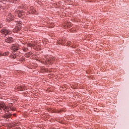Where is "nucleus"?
Listing matches in <instances>:
<instances>
[{
    "mask_svg": "<svg viewBox=\"0 0 129 129\" xmlns=\"http://www.w3.org/2000/svg\"><path fill=\"white\" fill-rule=\"evenodd\" d=\"M12 116V114L8 113V114H6L4 116V118H10V117Z\"/></svg>",
    "mask_w": 129,
    "mask_h": 129,
    "instance_id": "12",
    "label": "nucleus"
},
{
    "mask_svg": "<svg viewBox=\"0 0 129 129\" xmlns=\"http://www.w3.org/2000/svg\"><path fill=\"white\" fill-rule=\"evenodd\" d=\"M1 77H2V76L0 75V78H1Z\"/></svg>",
    "mask_w": 129,
    "mask_h": 129,
    "instance_id": "20",
    "label": "nucleus"
},
{
    "mask_svg": "<svg viewBox=\"0 0 129 129\" xmlns=\"http://www.w3.org/2000/svg\"><path fill=\"white\" fill-rule=\"evenodd\" d=\"M12 49L14 52H16V51H18L19 49V45H15L12 47Z\"/></svg>",
    "mask_w": 129,
    "mask_h": 129,
    "instance_id": "9",
    "label": "nucleus"
},
{
    "mask_svg": "<svg viewBox=\"0 0 129 129\" xmlns=\"http://www.w3.org/2000/svg\"><path fill=\"white\" fill-rule=\"evenodd\" d=\"M21 29H22L21 26H17L13 29V32L14 33H18V32L21 30Z\"/></svg>",
    "mask_w": 129,
    "mask_h": 129,
    "instance_id": "5",
    "label": "nucleus"
},
{
    "mask_svg": "<svg viewBox=\"0 0 129 129\" xmlns=\"http://www.w3.org/2000/svg\"><path fill=\"white\" fill-rule=\"evenodd\" d=\"M6 43H12L13 41H14V39L11 37H8V38L5 39Z\"/></svg>",
    "mask_w": 129,
    "mask_h": 129,
    "instance_id": "6",
    "label": "nucleus"
},
{
    "mask_svg": "<svg viewBox=\"0 0 129 129\" xmlns=\"http://www.w3.org/2000/svg\"><path fill=\"white\" fill-rule=\"evenodd\" d=\"M54 60V59H48V60H47V63H48V64H53V61Z\"/></svg>",
    "mask_w": 129,
    "mask_h": 129,
    "instance_id": "14",
    "label": "nucleus"
},
{
    "mask_svg": "<svg viewBox=\"0 0 129 129\" xmlns=\"http://www.w3.org/2000/svg\"><path fill=\"white\" fill-rule=\"evenodd\" d=\"M28 47H35L36 46V43H27Z\"/></svg>",
    "mask_w": 129,
    "mask_h": 129,
    "instance_id": "11",
    "label": "nucleus"
},
{
    "mask_svg": "<svg viewBox=\"0 0 129 129\" xmlns=\"http://www.w3.org/2000/svg\"><path fill=\"white\" fill-rule=\"evenodd\" d=\"M1 108H2V109L4 110V111H7V112H9L10 111V109H12V110H14V109L12 108V106L11 105H6L5 103L2 102L0 103V109Z\"/></svg>",
    "mask_w": 129,
    "mask_h": 129,
    "instance_id": "1",
    "label": "nucleus"
},
{
    "mask_svg": "<svg viewBox=\"0 0 129 129\" xmlns=\"http://www.w3.org/2000/svg\"><path fill=\"white\" fill-rule=\"evenodd\" d=\"M2 1H5V2H7V1H8V0H2Z\"/></svg>",
    "mask_w": 129,
    "mask_h": 129,
    "instance_id": "19",
    "label": "nucleus"
},
{
    "mask_svg": "<svg viewBox=\"0 0 129 129\" xmlns=\"http://www.w3.org/2000/svg\"><path fill=\"white\" fill-rule=\"evenodd\" d=\"M68 44H71V42H70V41L68 42Z\"/></svg>",
    "mask_w": 129,
    "mask_h": 129,
    "instance_id": "17",
    "label": "nucleus"
},
{
    "mask_svg": "<svg viewBox=\"0 0 129 129\" xmlns=\"http://www.w3.org/2000/svg\"><path fill=\"white\" fill-rule=\"evenodd\" d=\"M16 88L18 91H23V90H25V88L22 86H18Z\"/></svg>",
    "mask_w": 129,
    "mask_h": 129,
    "instance_id": "7",
    "label": "nucleus"
},
{
    "mask_svg": "<svg viewBox=\"0 0 129 129\" xmlns=\"http://www.w3.org/2000/svg\"><path fill=\"white\" fill-rule=\"evenodd\" d=\"M16 24L17 26H20V27L22 26V22H21L20 21H16Z\"/></svg>",
    "mask_w": 129,
    "mask_h": 129,
    "instance_id": "13",
    "label": "nucleus"
},
{
    "mask_svg": "<svg viewBox=\"0 0 129 129\" xmlns=\"http://www.w3.org/2000/svg\"><path fill=\"white\" fill-rule=\"evenodd\" d=\"M10 54V52L9 51H6L4 53L0 52V56H8Z\"/></svg>",
    "mask_w": 129,
    "mask_h": 129,
    "instance_id": "10",
    "label": "nucleus"
},
{
    "mask_svg": "<svg viewBox=\"0 0 129 129\" xmlns=\"http://www.w3.org/2000/svg\"><path fill=\"white\" fill-rule=\"evenodd\" d=\"M14 15H12V14L10 13L8 14L7 18V21H13L14 19Z\"/></svg>",
    "mask_w": 129,
    "mask_h": 129,
    "instance_id": "4",
    "label": "nucleus"
},
{
    "mask_svg": "<svg viewBox=\"0 0 129 129\" xmlns=\"http://www.w3.org/2000/svg\"><path fill=\"white\" fill-rule=\"evenodd\" d=\"M16 16H18L19 18L22 19L25 16V13L23 12L22 11H18L16 13Z\"/></svg>",
    "mask_w": 129,
    "mask_h": 129,
    "instance_id": "2",
    "label": "nucleus"
},
{
    "mask_svg": "<svg viewBox=\"0 0 129 129\" xmlns=\"http://www.w3.org/2000/svg\"><path fill=\"white\" fill-rule=\"evenodd\" d=\"M1 33L6 36V35H10L11 32V31H10L9 29L7 28H4L1 30Z\"/></svg>",
    "mask_w": 129,
    "mask_h": 129,
    "instance_id": "3",
    "label": "nucleus"
},
{
    "mask_svg": "<svg viewBox=\"0 0 129 129\" xmlns=\"http://www.w3.org/2000/svg\"><path fill=\"white\" fill-rule=\"evenodd\" d=\"M23 51L24 52H27V51H28V48L26 47L23 48Z\"/></svg>",
    "mask_w": 129,
    "mask_h": 129,
    "instance_id": "15",
    "label": "nucleus"
},
{
    "mask_svg": "<svg viewBox=\"0 0 129 129\" xmlns=\"http://www.w3.org/2000/svg\"><path fill=\"white\" fill-rule=\"evenodd\" d=\"M30 13L31 14H32L33 15L35 14V13H36V10L35 9V8H34L33 7H30Z\"/></svg>",
    "mask_w": 129,
    "mask_h": 129,
    "instance_id": "8",
    "label": "nucleus"
},
{
    "mask_svg": "<svg viewBox=\"0 0 129 129\" xmlns=\"http://www.w3.org/2000/svg\"><path fill=\"white\" fill-rule=\"evenodd\" d=\"M20 61H24V58L23 57L22 58H21V59H20Z\"/></svg>",
    "mask_w": 129,
    "mask_h": 129,
    "instance_id": "16",
    "label": "nucleus"
},
{
    "mask_svg": "<svg viewBox=\"0 0 129 129\" xmlns=\"http://www.w3.org/2000/svg\"><path fill=\"white\" fill-rule=\"evenodd\" d=\"M14 115H16V114H14Z\"/></svg>",
    "mask_w": 129,
    "mask_h": 129,
    "instance_id": "21",
    "label": "nucleus"
},
{
    "mask_svg": "<svg viewBox=\"0 0 129 129\" xmlns=\"http://www.w3.org/2000/svg\"><path fill=\"white\" fill-rule=\"evenodd\" d=\"M3 27V25L2 24H0V28H2Z\"/></svg>",
    "mask_w": 129,
    "mask_h": 129,
    "instance_id": "18",
    "label": "nucleus"
}]
</instances>
